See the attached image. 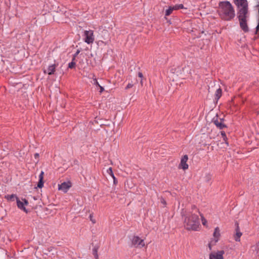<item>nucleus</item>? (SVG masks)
<instances>
[{
    "mask_svg": "<svg viewBox=\"0 0 259 259\" xmlns=\"http://www.w3.org/2000/svg\"><path fill=\"white\" fill-rule=\"evenodd\" d=\"M90 220L94 224L95 223V221L93 219V216L92 214L90 215Z\"/></svg>",
    "mask_w": 259,
    "mask_h": 259,
    "instance_id": "obj_31",
    "label": "nucleus"
},
{
    "mask_svg": "<svg viewBox=\"0 0 259 259\" xmlns=\"http://www.w3.org/2000/svg\"><path fill=\"white\" fill-rule=\"evenodd\" d=\"M161 202L162 203H163V204H165V203H166L165 201L163 199H162L161 200Z\"/></svg>",
    "mask_w": 259,
    "mask_h": 259,
    "instance_id": "obj_35",
    "label": "nucleus"
},
{
    "mask_svg": "<svg viewBox=\"0 0 259 259\" xmlns=\"http://www.w3.org/2000/svg\"><path fill=\"white\" fill-rule=\"evenodd\" d=\"M132 245L136 247H143L145 244L144 240L138 236H134L132 240Z\"/></svg>",
    "mask_w": 259,
    "mask_h": 259,
    "instance_id": "obj_6",
    "label": "nucleus"
},
{
    "mask_svg": "<svg viewBox=\"0 0 259 259\" xmlns=\"http://www.w3.org/2000/svg\"><path fill=\"white\" fill-rule=\"evenodd\" d=\"M206 181L209 182L211 179V176L209 174L206 175L205 176Z\"/></svg>",
    "mask_w": 259,
    "mask_h": 259,
    "instance_id": "obj_26",
    "label": "nucleus"
},
{
    "mask_svg": "<svg viewBox=\"0 0 259 259\" xmlns=\"http://www.w3.org/2000/svg\"><path fill=\"white\" fill-rule=\"evenodd\" d=\"M38 157H39V154H38V153H35V154H34V157H35V158H38Z\"/></svg>",
    "mask_w": 259,
    "mask_h": 259,
    "instance_id": "obj_34",
    "label": "nucleus"
},
{
    "mask_svg": "<svg viewBox=\"0 0 259 259\" xmlns=\"http://www.w3.org/2000/svg\"><path fill=\"white\" fill-rule=\"evenodd\" d=\"M221 135L223 138V140L225 142L226 145L227 146H229V144L227 142V136H226V135L225 134V133L224 132H221Z\"/></svg>",
    "mask_w": 259,
    "mask_h": 259,
    "instance_id": "obj_21",
    "label": "nucleus"
},
{
    "mask_svg": "<svg viewBox=\"0 0 259 259\" xmlns=\"http://www.w3.org/2000/svg\"><path fill=\"white\" fill-rule=\"evenodd\" d=\"M199 214H200L201 218L202 224H203V225L205 226L207 223L206 220L204 218V217L201 214H200V213Z\"/></svg>",
    "mask_w": 259,
    "mask_h": 259,
    "instance_id": "obj_22",
    "label": "nucleus"
},
{
    "mask_svg": "<svg viewBox=\"0 0 259 259\" xmlns=\"http://www.w3.org/2000/svg\"><path fill=\"white\" fill-rule=\"evenodd\" d=\"M177 75L181 79H184L189 74H191V71L189 66H185L182 68H178L176 71Z\"/></svg>",
    "mask_w": 259,
    "mask_h": 259,
    "instance_id": "obj_4",
    "label": "nucleus"
},
{
    "mask_svg": "<svg viewBox=\"0 0 259 259\" xmlns=\"http://www.w3.org/2000/svg\"><path fill=\"white\" fill-rule=\"evenodd\" d=\"M93 254L94 255L95 258L96 259H98V253H97V249L96 248H94L93 250Z\"/></svg>",
    "mask_w": 259,
    "mask_h": 259,
    "instance_id": "obj_25",
    "label": "nucleus"
},
{
    "mask_svg": "<svg viewBox=\"0 0 259 259\" xmlns=\"http://www.w3.org/2000/svg\"><path fill=\"white\" fill-rule=\"evenodd\" d=\"M44 175V171H41V172L40 173V174L39 175V180H43Z\"/></svg>",
    "mask_w": 259,
    "mask_h": 259,
    "instance_id": "obj_27",
    "label": "nucleus"
},
{
    "mask_svg": "<svg viewBox=\"0 0 259 259\" xmlns=\"http://www.w3.org/2000/svg\"><path fill=\"white\" fill-rule=\"evenodd\" d=\"M56 66L55 65H50L47 69V73L49 75H52L54 73V72L55 71Z\"/></svg>",
    "mask_w": 259,
    "mask_h": 259,
    "instance_id": "obj_14",
    "label": "nucleus"
},
{
    "mask_svg": "<svg viewBox=\"0 0 259 259\" xmlns=\"http://www.w3.org/2000/svg\"><path fill=\"white\" fill-rule=\"evenodd\" d=\"M235 3L238 8V17L240 26L242 30L247 32L249 28L247 24L248 13V3L247 0H234Z\"/></svg>",
    "mask_w": 259,
    "mask_h": 259,
    "instance_id": "obj_1",
    "label": "nucleus"
},
{
    "mask_svg": "<svg viewBox=\"0 0 259 259\" xmlns=\"http://www.w3.org/2000/svg\"><path fill=\"white\" fill-rule=\"evenodd\" d=\"M5 197L9 201H14L15 199H16V198H18L15 194L7 195Z\"/></svg>",
    "mask_w": 259,
    "mask_h": 259,
    "instance_id": "obj_16",
    "label": "nucleus"
},
{
    "mask_svg": "<svg viewBox=\"0 0 259 259\" xmlns=\"http://www.w3.org/2000/svg\"><path fill=\"white\" fill-rule=\"evenodd\" d=\"M79 51H77L76 53L74 54L73 58H75V57L79 54Z\"/></svg>",
    "mask_w": 259,
    "mask_h": 259,
    "instance_id": "obj_32",
    "label": "nucleus"
},
{
    "mask_svg": "<svg viewBox=\"0 0 259 259\" xmlns=\"http://www.w3.org/2000/svg\"><path fill=\"white\" fill-rule=\"evenodd\" d=\"M242 235V233L239 231V227L237 226V228L236 229V234L234 236V239L235 241H240V238Z\"/></svg>",
    "mask_w": 259,
    "mask_h": 259,
    "instance_id": "obj_13",
    "label": "nucleus"
},
{
    "mask_svg": "<svg viewBox=\"0 0 259 259\" xmlns=\"http://www.w3.org/2000/svg\"><path fill=\"white\" fill-rule=\"evenodd\" d=\"M174 10V9H173L172 6L169 7L167 9H166L165 10V15L166 16H169V15H170L171 14L172 12Z\"/></svg>",
    "mask_w": 259,
    "mask_h": 259,
    "instance_id": "obj_18",
    "label": "nucleus"
},
{
    "mask_svg": "<svg viewBox=\"0 0 259 259\" xmlns=\"http://www.w3.org/2000/svg\"><path fill=\"white\" fill-rule=\"evenodd\" d=\"M133 87V84L132 83H128L126 87H125V89L127 90L130 88H131Z\"/></svg>",
    "mask_w": 259,
    "mask_h": 259,
    "instance_id": "obj_28",
    "label": "nucleus"
},
{
    "mask_svg": "<svg viewBox=\"0 0 259 259\" xmlns=\"http://www.w3.org/2000/svg\"><path fill=\"white\" fill-rule=\"evenodd\" d=\"M188 157L187 155H184L181 160V163L179 166V168H182L183 170H186L188 168V165L187 163L188 161Z\"/></svg>",
    "mask_w": 259,
    "mask_h": 259,
    "instance_id": "obj_9",
    "label": "nucleus"
},
{
    "mask_svg": "<svg viewBox=\"0 0 259 259\" xmlns=\"http://www.w3.org/2000/svg\"><path fill=\"white\" fill-rule=\"evenodd\" d=\"M74 58H73L71 62L68 64V67L69 68H73L75 65V62H74Z\"/></svg>",
    "mask_w": 259,
    "mask_h": 259,
    "instance_id": "obj_20",
    "label": "nucleus"
},
{
    "mask_svg": "<svg viewBox=\"0 0 259 259\" xmlns=\"http://www.w3.org/2000/svg\"><path fill=\"white\" fill-rule=\"evenodd\" d=\"M213 122L217 127L220 129H223L226 127V125L223 123V119L222 118H220V120H214Z\"/></svg>",
    "mask_w": 259,
    "mask_h": 259,
    "instance_id": "obj_12",
    "label": "nucleus"
},
{
    "mask_svg": "<svg viewBox=\"0 0 259 259\" xmlns=\"http://www.w3.org/2000/svg\"><path fill=\"white\" fill-rule=\"evenodd\" d=\"M113 179V183L114 184H116L117 183V181L114 176L113 177H111Z\"/></svg>",
    "mask_w": 259,
    "mask_h": 259,
    "instance_id": "obj_30",
    "label": "nucleus"
},
{
    "mask_svg": "<svg viewBox=\"0 0 259 259\" xmlns=\"http://www.w3.org/2000/svg\"><path fill=\"white\" fill-rule=\"evenodd\" d=\"M256 29L257 30L259 29V23L257 24V26L256 27Z\"/></svg>",
    "mask_w": 259,
    "mask_h": 259,
    "instance_id": "obj_36",
    "label": "nucleus"
},
{
    "mask_svg": "<svg viewBox=\"0 0 259 259\" xmlns=\"http://www.w3.org/2000/svg\"><path fill=\"white\" fill-rule=\"evenodd\" d=\"M224 254L223 251H218L217 252H213L210 254V259H224L223 255Z\"/></svg>",
    "mask_w": 259,
    "mask_h": 259,
    "instance_id": "obj_11",
    "label": "nucleus"
},
{
    "mask_svg": "<svg viewBox=\"0 0 259 259\" xmlns=\"http://www.w3.org/2000/svg\"><path fill=\"white\" fill-rule=\"evenodd\" d=\"M44 186V182L43 180H39L38 184H37V187L39 188H41Z\"/></svg>",
    "mask_w": 259,
    "mask_h": 259,
    "instance_id": "obj_24",
    "label": "nucleus"
},
{
    "mask_svg": "<svg viewBox=\"0 0 259 259\" xmlns=\"http://www.w3.org/2000/svg\"><path fill=\"white\" fill-rule=\"evenodd\" d=\"M213 236L214 238V240H211V242L208 244L209 248L210 249H211V243H212L213 242H214V243H215L217 242H218V241L219 240V238L220 236V229H219V227H216L214 229V231L213 232Z\"/></svg>",
    "mask_w": 259,
    "mask_h": 259,
    "instance_id": "obj_10",
    "label": "nucleus"
},
{
    "mask_svg": "<svg viewBox=\"0 0 259 259\" xmlns=\"http://www.w3.org/2000/svg\"><path fill=\"white\" fill-rule=\"evenodd\" d=\"M193 208L195 209L194 212L183 214L182 216L184 219V226L187 230L197 231L200 226L198 214L200 212L195 206H193Z\"/></svg>",
    "mask_w": 259,
    "mask_h": 259,
    "instance_id": "obj_2",
    "label": "nucleus"
},
{
    "mask_svg": "<svg viewBox=\"0 0 259 259\" xmlns=\"http://www.w3.org/2000/svg\"><path fill=\"white\" fill-rule=\"evenodd\" d=\"M83 36L84 41L89 45L93 44L95 40L94 31L92 30H85Z\"/></svg>",
    "mask_w": 259,
    "mask_h": 259,
    "instance_id": "obj_5",
    "label": "nucleus"
},
{
    "mask_svg": "<svg viewBox=\"0 0 259 259\" xmlns=\"http://www.w3.org/2000/svg\"><path fill=\"white\" fill-rule=\"evenodd\" d=\"M98 87L100 88V91H99L100 93H102L104 90V88L103 87L101 86L100 85V86H98Z\"/></svg>",
    "mask_w": 259,
    "mask_h": 259,
    "instance_id": "obj_29",
    "label": "nucleus"
},
{
    "mask_svg": "<svg viewBox=\"0 0 259 259\" xmlns=\"http://www.w3.org/2000/svg\"><path fill=\"white\" fill-rule=\"evenodd\" d=\"M71 187V184L70 182H63L58 185V190L66 193Z\"/></svg>",
    "mask_w": 259,
    "mask_h": 259,
    "instance_id": "obj_8",
    "label": "nucleus"
},
{
    "mask_svg": "<svg viewBox=\"0 0 259 259\" xmlns=\"http://www.w3.org/2000/svg\"><path fill=\"white\" fill-rule=\"evenodd\" d=\"M91 75L92 76V78H93V81H91L92 83L94 84V85H96L97 86H100V84L98 82V81H97V79L95 76V75L93 74H91ZM90 78H91V77H90Z\"/></svg>",
    "mask_w": 259,
    "mask_h": 259,
    "instance_id": "obj_17",
    "label": "nucleus"
},
{
    "mask_svg": "<svg viewBox=\"0 0 259 259\" xmlns=\"http://www.w3.org/2000/svg\"><path fill=\"white\" fill-rule=\"evenodd\" d=\"M222 96V90L219 88L217 90L215 93V99L218 101Z\"/></svg>",
    "mask_w": 259,
    "mask_h": 259,
    "instance_id": "obj_15",
    "label": "nucleus"
},
{
    "mask_svg": "<svg viewBox=\"0 0 259 259\" xmlns=\"http://www.w3.org/2000/svg\"><path fill=\"white\" fill-rule=\"evenodd\" d=\"M16 201L18 207L20 209L27 212L25 205H27L28 204V201L25 199H23L21 201L18 198H16Z\"/></svg>",
    "mask_w": 259,
    "mask_h": 259,
    "instance_id": "obj_7",
    "label": "nucleus"
},
{
    "mask_svg": "<svg viewBox=\"0 0 259 259\" xmlns=\"http://www.w3.org/2000/svg\"><path fill=\"white\" fill-rule=\"evenodd\" d=\"M218 12L221 18L226 21L232 20L235 16L234 8L228 1L219 3Z\"/></svg>",
    "mask_w": 259,
    "mask_h": 259,
    "instance_id": "obj_3",
    "label": "nucleus"
},
{
    "mask_svg": "<svg viewBox=\"0 0 259 259\" xmlns=\"http://www.w3.org/2000/svg\"><path fill=\"white\" fill-rule=\"evenodd\" d=\"M107 172L111 177H113V176H114L111 167H109L107 169Z\"/></svg>",
    "mask_w": 259,
    "mask_h": 259,
    "instance_id": "obj_23",
    "label": "nucleus"
},
{
    "mask_svg": "<svg viewBox=\"0 0 259 259\" xmlns=\"http://www.w3.org/2000/svg\"><path fill=\"white\" fill-rule=\"evenodd\" d=\"M138 76L139 77L142 78L143 77V74L141 72H139Z\"/></svg>",
    "mask_w": 259,
    "mask_h": 259,
    "instance_id": "obj_33",
    "label": "nucleus"
},
{
    "mask_svg": "<svg viewBox=\"0 0 259 259\" xmlns=\"http://www.w3.org/2000/svg\"><path fill=\"white\" fill-rule=\"evenodd\" d=\"M172 7H173V9H174V10H179V9L184 8V6L182 4L176 5L175 6H172Z\"/></svg>",
    "mask_w": 259,
    "mask_h": 259,
    "instance_id": "obj_19",
    "label": "nucleus"
}]
</instances>
